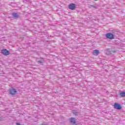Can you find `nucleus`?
<instances>
[{
  "mask_svg": "<svg viewBox=\"0 0 125 125\" xmlns=\"http://www.w3.org/2000/svg\"><path fill=\"white\" fill-rule=\"evenodd\" d=\"M12 15H13V17H14V18L17 19V18H19V16L18 15V13H13Z\"/></svg>",
  "mask_w": 125,
  "mask_h": 125,
  "instance_id": "7",
  "label": "nucleus"
},
{
  "mask_svg": "<svg viewBox=\"0 0 125 125\" xmlns=\"http://www.w3.org/2000/svg\"><path fill=\"white\" fill-rule=\"evenodd\" d=\"M120 96L121 97H125V92H122L120 93Z\"/></svg>",
  "mask_w": 125,
  "mask_h": 125,
  "instance_id": "10",
  "label": "nucleus"
},
{
  "mask_svg": "<svg viewBox=\"0 0 125 125\" xmlns=\"http://www.w3.org/2000/svg\"><path fill=\"white\" fill-rule=\"evenodd\" d=\"M95 0L96 1H97V0Z\"/></svg>",
  "mask_w": 125,
  "mask_h": 125,
  "instance_id": "13",
  "label": "nucleus"
},
{
  "mask_svg": "<svg viewBox=\"0 0 125 125\" xmlns=\"http://www.w3.org/2000/svg\"><path fill=\"white\" fill-rule=\"evenodd\" d=\"M105 37L106 39H108L109 40H114L115 37L113 34L111 33H108L105 34Z\"/></svg>",
  "mask_w": 125,
  "mask_h": 125,
  "instance_id": "1",
  "label": "nucleus"
},
{
  "mask_svg": "<svg viewBox=\"0 0 125 125\" xmlns=\"http://www.w3.org/2000/svg\"><path fill=\"white\" fill-rule=\"evenodd\" d=\"M17 125H20V123H17Z\"/></svg>",
  "mask_w": 125,
  "mask_h": 125,
  "instance_id": "12",
  "label": "nucleus"
},
{
  "mask_svg": "<svg viewBox=\"0 0 125 125\" xmlns=\"http://www.w3.org/2000/svg\"><path fill=\"white\" fill-rule=\"evenodd\" d=\"M16 92H17L16 89L14 88L13 87L11 88L9 90V93L11 95H15V94H16Z\"/></svg>",
  "mask_w": 125,
  "mask_h": 125,
  "instance_id": "3",
  "label": "nucleus"
},
{
  "mask_svg": "<svg viewBox=\"0 0 125 125\" xmlns=\"http://www.w3.org/2000/svg\"><path fill=\"white\" fill-rule=\"evenodd\" d=\"M114 109H116V110H121L122 109V105L119 103H115L114 105Z\"/></svg>",
  "mask_w": 125,
  "mask_h": 125,
  "instance_id": "4",
  "label": "nucleus"
},
{
  "mask_svg": "<svg viewBox=\"0 0 125 125\" xmlns=\"http://www.w3.org/2000/svg\"><path fill=\"white\" fill-rule=\"evenodd\" d=\"M72 113L73 115H75V116H78V114H79V112L77 110H73L72 111Z\"/></svg>",
  "mask_w": 125,
  "mask_h": 125,
  "instance_id": "9",
  "label": "nucleus"
},
{
  "mask_svg": "<svg viewBox=\"0 0 125 125\" xmlns=\"http://www.w3.org/2000/svg\"><path fill=\"white\" fill-rule=\"evenodd\" d=\"M1 53L5 56H7V55H9L10 54V52L9 51L7 50L6 49H3L1 50Z\"/></svg>",
  "mask_w": 125,
  "mask_h": 125,
  "instance_id": "2",
  "label": "nucleus"
},
{
  "mask_svg": "<svg viewBox=\"0 0 125 125\" xmlns=\"http://www.w3.org/2000/svg\"><path fill=\"white\" fill-rule=\"evenodd\" d=\"M93 55H95V56H97L99 54V50H95L93 52Z\"/></svg>",
  "mask_w": 125,
  "mask_h": 125,
  "instance_id": "6",
  "label": "nucleus"
},
{
  "mask_svg": "<svg viewBox=\"0 0 125 125\" xmlns=\"http://www.w3.org/2000/svg\"><path fill=\"white\" fill-rule=\"evenodd\" d=\"M43 60H38L37 61V62H39V63H40V64H42V63H43Z\"/></svg>",
  "mask_w": 125,
  "mask_h": 125,
  "instance_id": "11",
  "label": "nucleus"
},
{
  "mask_svg": "<svg viewBox=\"0 0 125 125\" xmlns=\"http://www.w3.org/2000/svg\"><path fill=\"white\" fill-rule=\"evenodd\" d=\"M68 8L71 10H75L76 9V4L71 3L69 5Z\"/></svg>",
  "mask_w": 125,
  "mask_h": 125,
  "instance_id": "5",
  "label": "nucleus"
},
{
  "mask_svg": "<svg viewBox=\"0 0 125 125\" xmlns=\"http://www.w3.org/2000/svg\"><path fill=\"white\" fill-rule=\"evenodd\" d=\"M89 7V8H91L93 7V8H95V9H97V5L95 4L93 5H90Z\"/></svg>",
  "mask_w": 125,
  "mask_h": 125,
  "instance_id": "8",
  "label": "nucleus"
}]
</instances>
